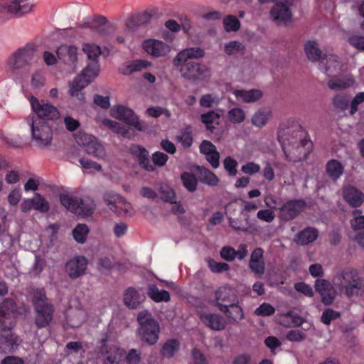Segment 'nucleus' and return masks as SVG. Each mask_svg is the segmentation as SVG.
I'll list each match as a JSON object with an SVG mask.
<instances>
[{
  "mask_svg": "<svg viewBox=\"0 0 364 364\" xmlns=\"http://www.w3.org/2000/svg\"><path fill=\"white\" fill-rule=\"evenodd\" d=\"M82 50L87 58L91 60V63L85 67L80 75L75 77L70 85L69 89L70 95L76 97L80 102H84L85 100V94L82 92V90L87 86L98 75L100 65L97 59L102 53L100 46L90 43L83 44Z\"/></svg>",
  "mask_w": 364,
  "mask_h": 364,
  "instance_id": "f257e3e1",
  "label": "nucleus"
},
{
  "mask_svg": "<svg viewBox=\"0 0 364 364\" xmlns=\"http://www.w3.org/2000/svg\"><path fill=\"white\" fill-rule=\"evenodd\" d=\"M287 134L291 133V139L287 138L289 144H292V146L295 147L298 154L291 156L288 151L284 147V153L287 160L292 162H298L305 159L312 149L313 144L309 139L307 132L302 127L301 124H296L295 126L287 127Z\"/></svg>",
  "mask_w": 364,
  "mask_h": 364,
  "instance_id": "f03ea898",
  "label": "nucleus"
},
{
  "mask_svg": "<svg viewBox=\"0 0 364 364\" xmlns=\"http://www.w3.org/2000/svg\"><path fill=\"white\" fill-rule=\"evenodd\" d=\"M337 285L348 298L364 295V277L356 269L348 267L337 274Z\"/></svg>",
  "mask_w": 364,
  "mask_h": 364,
  "instance_id": "7ed1b4c3",
  "label": "nucleus"
},
{
  "mask_svg": "<svg viewBox=\"0 0 364 364\" xmlns=\"http://www.w3.org/2000/svg\"><path fill=\"white\" fill-rule=\"evenodd\" d=\"M138 336L141 341L149 346L154 345L159 338L160 326L159 322L148 310H143L137 315Z\"/></svg>",
  "mask_w": 364,
  "mask_h": 364,
  "instance_id": "20e7f679",
  "label": "nucleus"
},
{
  "mask_svg": "<svg viewBox=\"0 0 364 364\" xmlns=\"http://www.w3.org/2000/svg\"><path fill=\"white\" fill-rule=\"evenodd\" d=\"M108 341L106 336L100 340L101 354L106 356L108 364H139L141 360V353L136 349H130L128 353L124 355L119 348L107 349L105 347Z\"/></svg>",
  "mask_w": 364,
  "mask_h": 364,
  "instance_id": "39448f33",
  "label": "nucleus"
},
{
  "mask_svg": "<svg viewBox=\"0 0 364 364\" xmlns=\"http://www.w3.org/2000/svg\"><path fill=\"white\" fill-rule=\"evenodd\" d=\"M60 201L70 212L85 216L92 215L96 208L94 200L86 196L78 198L69 194L63 193L60 195Z\"/></svg>",
  "mask_w": 364,
  "mask_h": 364,
  "instance_id": "423d86ee",
  "label": "nucleus"
},
{
  "mask_svg": "<svg viewBox=\"0 0 364 364\" xmlns=\"http://www.w3.org/2000/svg\"><path fill=\"white\" fill-rule=\"evenodd\" d=\"M29 102L36 115H33L30 120L41 123H48V121L56 119L59 117L60 113L58 109L53 105L45 103L41 104L38 98L31 96Z\"/></svg>",
  "mask_w": 364,
  "mask_h": 364,
  "instance_id": "0eeeda50",
  "label": "nucleus"
},
{
  "mask_svg": "<svg viewBox=\"0 0 364 364\" xmlns=\"http://www.w3.org/2000/svg\"><path fill=\"white\" fill-rule=\"evenodd\" d=\"M31 125L32 139L35 145L39 148H46L51 144L53 140V131L48 123H41L27 119Z\"/></svg>",
  "mask_w": 364,
  "mask_h": 364,
  "instance_id": "6e6552de",
  "label": "nucleus"
},
{
  "mask_svg": "<svg viewBox=\"0 0 364 364\" xmlns=\"http://www.w3.org/2000/svg\"><path fill=\"white\" fill-rule=\"evenodd\" d=\"M16 309L15 304L5 300L0 304V331H9L16 325Z\"/></svg>",
  "mask_w": 364,
  "mask_h": 364,
  "instance_id": "1a4fd4ad",
  "label": "nucleus"
},
{
  "mask_svg": "<svg viewBox=\"0 0 364 364\" xmlns=\"http://www.w3.org/2000/svg\"><path fill=\"white\" fill-rule=\"evenodd\" d=\"M12 60L11 65L14 68H22L36 63L38 57L36 55L34 45L27 44L19 48L14 53Z\"/></svg>",
  "mask_w": 364,
  "mask_h": 364,
  "instance_id": "9d476101",
  "label": "nucleus"
},
{
  "mask_svg": "<svg viewBox=\"0 0 364 364\" xmlns=\"http://www.w3.org/2000/svg\"><path fill=\"white\" fill-rule=\"evenodd\" d=\"M111 115L127 124L133 127L138 131H144V127L139 121V117L135 114L134 112L123 105H117L113 107L110 110Z\"/></svg>",
  "mask_w": 364,
  "mask_h": 364,
  "instance_id": "9b49d317",
  "label": "nucleus"
},
{
  "mask_svg": "<svg viewBox=\"0 0 364 364\" xmlns=\"http://www.w3.org/2000/svg\"><path fill=\"white\" fill-rule=\"evenodd\" d=\"M306 207L304 199H292L284 203L279 208V218L283 221H290L296 218Z\"/></svg>",
  "mask_w": 364,
  "mask_h": 364,
  "instance_id": "f8f14e48",
  "label": "nucleus"
},
{
  "mask_svg": "<svg viewBox=\"0 0 364 364\" xmlns=\"http://www.w3.org/2000/svg\"><path fill=\"white\" fill-rule=\"evenodd\" d=\"M35 325L38 328L48 327L53 318L55 307L52 303L33 307Z\"/></svg>",
  "mask_w": 364,
  "mask_h": 364,
  "instance_id": "ddd939ff",
  "label": "nucleus"
},
{
  "mask_svg": "<svg viewBox=\"0 0 364 364\" xmlns=\"http://www.w3.org/2000/svg\"><path fill=\"white\" fill-rule=\"evenodd\" d=\"M180 72L181 75L188 80H196L205 75L208 68L203 64L196 62L181 63Z\"/></svg>",
  "mask_w": 364,
  "mask_h": 364,
  "instance_id": "4468645a",
  "label": "nucleus"
},
{
  "mask_svg": "<svg viewBox=\"0 0 364 364\" xmlns=\"http://www.w3.org/2000/svg\"><path fill=\"white\" fill-rule=\"evenodd\" d=\"M129 152L136 159L139 166L144 170L151 172L155 170L154 166L150 159L147 149L139 144H132L129 148Z\"/></svg>",
  "mask_w": 364,
  "mask_h": 364,
  "instance_id": "2eb2a0df",
  "label": "nucleus"
},
{
  "mask_svg": "<svg viewBox=\"0 0 364 364\" xmlns=\"http://www.w3.org/2000/svg\"><path fill=\"white\" fill-rule=\"evenodd\" d=\"M87 263V259L85 256L75 257L66 262L65 272L70 278H78L85 273Z\"/></svg>",
  "mask_w": 364,
  "mask_h": 364,
  "instance_id": "dca6fc26",
  "label": "nucleus"
},
{
  "mask_svg": "<svg viewBox=\"0 0 364 364\" xmlns=\"http://www.w3.org/2000/svg\"><path fill=\"white\" fill-rule=\"evenodd\" d=\"M199 317L203 323L214 331L224 330L228 324L225 318L219 314L200 313Z\"/></svg>",
  "mask_w": 364,
  "mask_h": 364,
  "instance_id": "f3484780",
  "label": "nucleus"
},
{
  "mask_svg": "<svg viewBox=\"0 0 364 364\" xmlns=\"http://www.w3.org/2000/svg\"><path fill=\"white\" fill-rule=\"evenodd\" d=\"M143 48L149 55L154 57L165 56L171 49L166 43L154 39H148L144 41Z\"/></svg>",
  "mask_w": 364,
  "mask_h": 364,
  "instance_id": "a211bd4d",
  "label": "nucleus"
},
{
  "mask_svg": "<svg viewBox=\"0 0 364 364\" xmlns=\"http://www.w3.org/2000/svg\"><path fill=\"white\" fill-rule=\"evenodd\" d=\"M270 10L271 18L277 23H287L291 21V12L284 1H279Z\"/></svg>",
  "mask_w": 364,
  "mask_h": 364,
  "instance_id": "6ab92c4d",
  "label": "nucleus"
},
{
  "mask_svg": "<svg viewBox=\"0 0 364 364\" xmlns=\"http://www.w3.org/2000/svg\"><path fill=\"white\" fill-rule=\"evenodd\" d=\"M219 310L228 317L230 323H237L244 318L243 310L238 304V300L230 305H220Z\"/></svg>",
  "mask_w": 364,
  "mask_h": 364,
  "instance_id": "aec40b11",
  "label": "nucleus"
},
{
  "mask_svg": "<svg viewBox=\"0 0 364 364\" xmlns=\"http://www.w3.org/2000/svg\"><path fill=\"white\" fill-rule=\"evenodd\" d=\"M249 267L255 274L262 275L264 272L265 263L264 250L261 247L255 248L251 253Z\"/></svg>",
  "mask_w": 364,
  "mask_h": 364,
  "instance_id": "412c9836",
  "label": "nucleus"
},
{
  "mask_svg": "<svg viewBox=\"0 0 364 364\" xmlns=\"http://www.w3.org/2000/svg\"><path fill=\"white\" fill-rule=\"evenodd\" d=\"M318 66L322 72L331 77L339 70L338 58L334 54H325L319 61Z\"/></svg>",
  "mask_w": 364,
  "mask_h": 364,
  "instance_id": "4be33fe9",
  "label": "nucleus"
},
{
  "mask_svg": "<svg viewBox=\"0 0 364 364\" xmlns=\"http://www.w3.org/2000/svg\"><path fill=\"white\" fill-rule=\"evenodd\" d=\"M77 48L75 46L61 45L57 49L58 59L65 64L75 65L77 60Z\"/></svg>",
  "mask_w": 364,
  "mask_h": 364,
  "instance_id": "5701e85b",
  "label": "nucleus"
},
{
  "mask_svg": "<svg viewBox=\"0 0 364 364\" xmlns=\"http://www.w3.org/2000/svg\"><path fill=\"white\" fill-rule=\"evenodd\" d=\"M344 200L352 207L357 208L364 201V194L354 186L344 187L343 191Z\"/></svg>",
  "mask_w": 364,
  "mask_h": 364,
  "instance_id": "b1692460",
  "label": "nucleus"
},
{
  "mask_svg": "<svg viewBox=\"0 0 364 364\" xmlns=\"http://www.w3.org/2000/svg\"><path fill=\"white\" fill-rule=\"evenodd\" d=\"M205 55L203 49L198 47H192L180 51L173 60V65L179 67L181 63L186 62L188 59L200 58Z\"/></svg>",
  "mask_w": 364,
  "mask_h": 364,
  "instance_id": "393cba45",
  "label": "nucleus"
},
{
  "mask_svg": "<svg viewBox=\"0 0 364 364\" xmlns=\"http://www.w3.org/2000/svg\"><path fill=\"white\" fill-rule=\"evenodd\" d=\"M237 300V296L230 287H220L215 291L216 306L218 309L220 305H230Z\"/></svg>",
  "mask_w": 364,
  "mask_h": 364,
  "instance_id": "a878e982",
  "label": "nucleus"
},
{
  "mask_svg": "<svg viewBox=\"0 0 364 364\" xmlns=\"http://www.w3.org/2000/svg\"><path fill=\"white\" fill-rule=\"evenodd\" d=\"M123 301L129 309H136L141 304L142 300L139 291L133 287H129L124 291Z\"/></svg>",
  "mask_w": 364,
  "mask_h": 364,
  "instance_id": "bb28decb",
  "label": "nucleus"
},
{
  "mask_svg": "<svg viewBox=\"0 0 364 364\" xmlns=\"http://www.w3.org/2000/svg\"><path fill=\"white\" fill-rule=\"evenodd\" d=\"M5 332L0 334V352L7 353L14 350L18 344L17 338L11 331Z\"/></svg>",
  "mask_w": 364,
  "mask_h": 364,
  "instance_id": "cd10ccee",
  "label": "nucleus"
},
{
  "mask_svg": "<svg viewBox=\"0 0 364 364\" xmlns=\"http://www.w3.org/2000/svg\"><path fill=\"white\" fill-rule=\"evenodd\" d=\"M318 236V230L315 228L307 227L296 234L295 242L300 245H306L315 241Z\"/></svg>",
  "mask_w": 364,
  "mask_h": 364,
  "instance_id": "c85d7f7f",
  "label": "nucleus"
},
{
  "mask_svg": "<svg viewBox=\"0 0 364 364\" xmlns=\"http://www.w3.org/2000/svg\"><path fill=\"white\" fill-rule=\"evenodd\" d=\"M233 94L237 100H241L246 103L257 102L262 97V92L257 89L250 90H235Z\"/></svg>",
  "mask_w": 364,
  "mask_h": 364,
  "instance_id": "c756f323",
  "label": "nucleus"
},
{
  "mask_svg": "<svg viewBox=\"0 0 364 364\" xmlns=\"http://www.w3.org/2000/svg\"><path fill=\"white\" fill-rule=\"evenodd\" d=\"M326 169L329 178L336 181L343 175L344 166L339 161L331 159L326 164Z\"/></svg>",
  "mask_w": 364,
  "mask_h": 364,
  "instance_id": "7c9ffc66",
  "label": "nucleus"
},
{
  "mask_svg": "<svg viewBox=\"0 0 364 364\" xmlns=\"http://www.w3.org/2000/svg\"><path fill=\"white\" fill-rule=\"evenodd\" d=\"M147 294L155 302H168L170 301L169 292L166 290L160 291L155 284L148 286Z\"/></svg>",
  "mask_w": 364,
  "mask_h": 364,
  "instance_id": "2f4dec72",
  "label": "nucleus"
},
{
  "mask_svg": "<svg viewBox=\"0 0 364 364\" xmlns=\"http://www.w3.org/2000/svg\"><path fill=\"white\" fill-rule=\"evenodd\" d=\"M244 218L241 216L230 218L229 220L230 226L236 231H242L247 232L250 228L249 215L247 214L242 215Z\"/></svg>",
  "mask_w": 364,
  "mask_h": 364,
  "instance_id": "473e14b6",
  "label": "nucleus"
},
{
  "mask_svg": "<svg viewBox=\"0 0 364 364\" xmlns=\"http://www.w3.org/2000/svg\"><path fill=\"white\" fill-rule=\"evenodd\" d=\"M179 348L180 342L177 339H168L161 349V355L166 358H173Z\"/></svg>",
  "mask_w": 364,
  "mask_h": 364,
  "instance_id": "72a5a7b5",
  "label": "nucleus"
},
{
  "mask_svg": "<svg viewBox=\"0 0 364 364\" xmlns=\"http://www.w3.org/2000/svg\"><path fill=\"white\" fill-rule=\"evenodd\" d=\"M200 182L210 186H216L218 184V177L210 170L205 167H198Z\"/></svg>",
  "mask_w": 364,
  "mask_h": 364,
  "instance_id": "f704fd0d",
  "label": "nucleus"
},
{
  "mask_svg": "<svg viewBox=\"0 0 364 364\" xmlns=\"http://www.w3.org/2000/svg\"><path fill=\"white\" fill-rule=\"evenodd\" d=\"M107 23V20L105 16H95L90 22L83 23L82 27L89 28L93 31L102 33L105 31Z\"/></svg>",
  "mask_w": 364,
  "mask_h": 364,
  "instance_id": "c9c22d12",
  "label": "nucleus"
},
{
  "mask_svg": "<svg viewBox=\"0 0 364 364\" xmlns=\"http://www.w3.org/2000/svg\"><path fill=\"white\" fill-rule=\"evenodd\" d=\"M304 50L307 58L311 61H320L323 57L321 55V51L316 41H309L306 42L304 46Z\"/></svg>",
  "mask_w": 364,
  "mask_h": 364,
  "instance_id": "e433bc0d",
  "label": "nucleus"
},
{
  "mask_svg": "<svg viewBox=\"0 0 364 364\" xmlns=\"http://www.w3.org/2000/svg\"><path fill=\"white\" fill-rule=\"evenodd\" d=\"M225 214L228 218H233L237 216L244 215V209H242V203L237 199H234L225 206Z\"/></svg>",
  "mask_w": 364,
  "mask_h": 364,
  "instance_id": "4c0bfd02",
  "label": "nucleus"
},
{
  "mask_svg": "<svg viewBox=\"0 0 364 364\" xmlns=\"http://www.w3.org/2000/svg\"><path fill=\"white\" fill-rule=\"evenodd\" d=\"M86 153L99 159H104L106 156L103 145L95 138L85 148Z\"/></svg>",
  "mask_w": 364,
  "mask_h": 364,
  "instance_id": "58836bf2",
  "label": "nucleus"
},
{
  "mask_svg": "<svg viewBox=\"0 0 364 364\" xmlns=\"http://www.w3.org/2000/svg\"><path fill=\"white\" fill-rule=\"evenodd\" d=\"M90 232L88 226L85 224H77L73 230V236L75 240L80 244L85 242Z\"/></svg>",
  "mask_w": 364,
  "mask_h": 364,
  "instance_id": "ea45409f",
  "label": "nucleus"
},
{
  "mask_svg": "<svg viewBox=\"0 0 364 364\" xmlns=\"http://www.w3.org/2000/svg\"><path fill=\"white\" fill-rule=\"evenodd\" d=\"M131 209V204L120 196L114 206L111 208V210L119 215H123L129 213Z\"/></svg>",
  "mask_w": 364,
  "mask_h": 364,
  "instance_id": "a19ab883",
  "label": "nucleus"
},
{
  "mask_svg": "<svg viewBox=\"0 0 364 364\" xmlns=\"http://www.w3.org/2000/svg\"><path fill=\"white\" fill-rule=\"evenodd\" d=\"M220 117L219 113L214 110L209 111L200 115V121L205 125L208 130L213 132L214 127L213 124Z\"/></svg>",
  "mask_w": 364,
  "mask_h": 364,
  "instance_id": "79ce46f5",
  "label": "nucleus"
},
{
  "mask_svg": "<svg viewBox=\"0 0 364 364\" xmlns=\"http://www.w3.org/2000/svg\"><path fill=\"white\" fill-rule=\"evenodd\" d=\"M184 187L189 192H194L198 186V180L196 176L189 172H184L181 176Z\"/></svg>",
  "mask_w": 364,
  "mask_h": 364,
  "instance_id": "37998d69",
  "label": "nucleus"
},
{
  "mask_svg": "<svg viewBox=\"0 0 364 364\" xmlns=\"http://www.w3.org/2000/svg\"><path fill=\"white\" fill-rule=\"evenodd\" d=\"M104 125L107 127L109 129H110L113 132L120 134L124 137H128L129 136V129H127L124 125L122 124L113 121L111 119H105L103 121Z\"/></svg>",
  "mask_w": 364,
  "mask_h": 364,
  "instance_id": "c03bdc74",
  "label": "nucleus"
},
{
  "mask_svg": "<svg viewBox=\"0 0 364 364\" xmlns=\"http://www.w3.org/2000/svg\"><path fill=\"white\" fill-rule=\"evenodd\" d=\"M178 141L184 148H189L193 144L192 128L190 125L181 129V134L177 136Z\"/></svg>",
  "mask_w": 364,
  "mask_h": 364,
  "instance_id": "a18cd8bd",
  "label": "nucleus"
},
{
  "mask_svg": "<svg viewBox=\"0 0 364 364\" xmlns=\"http://www.w3.org/2000/svg\"><path fill=\"white\" fill-rule=\"evenodd\" d=\"M33 209L43 213L50 210L48 202L38 193H36L33 196Z\"/></svg>",
  "mask_w": 364,
  "mask_h": 364,
  "instance_id": "49530a36",
  "label": "nucleus"
},
{
  "mask_svg": "<svg viewBox=\"0 0 364 364\" xmlns=\"http://www.w3.org/2000/svg\"><path fill=\"white\" fill-rule=\"evenodd\" d=\"M161 200L166 203H173L176 199V193L173 188L168 185H161L159 188Z\"/></svg>",
  "mask_w": 364,
  "mask_h": 364,
  "instance_id": "de8ad7c7",
  "label": "nucleus"
},
{
  "mask_svg": "<svg viewBox=\"0 0 364 364\" xmlns=\"http://www.w3.org/2000/svg\"><path fill=\"white\" fill-rule=\"evenodd\" d=\"M353 83L352 79L333 78L328 81V86L330 89L338 90L350 87Z\"/></svg>",
  "mask_w": 364,
  "mask_h": 364,
  "instance_id": "09e8293b",
  "label": "nucleus"
},
{
  "mask_svg": "<svg viewBox=\"0 0 364 364\" xmlns=\"http://www.w3.org/2000/svg\"><path fill=\"white\" fill-rule=\"evenodd\" d=\"M224 28L227 32L237 31L240 28V21L236 16L228 15L223 18Z\"/></svg>",
  "mask_w": 364,
  "mask_h": 364,
  "instance_id": "8fccbe9b",
  "label": "nucleus"
},
{
  "mask_svg": "<svg viewBox=\"0 0 364 364\" xmlns=\"http://www.w3.org/2000/svg\"><path fill=\"white\" fill-rule=\"evenodd\" d=\"M228 117L230 122L240 124L245 119V112L241 108L235 107L228 111Z\"/></svg>",
  "mask_w": 364,
  "mask_h": 364,
  "instance_id": "3c124183",
  "label": "nucleus"
},
{
  "mask_svg": "<svg viewBox=\"0 0 364 364\" xmlns=\"http://www.w3.org/2000/svg\"><path fill=\"white\" fill-rule=\"evenodd\" d=\"M51 303L47 298L46 291L43 288H38L33 291V307L38 305H45Z\"/></svg>",
  "mask_w": 364,
  "mask_h": 364,
  "instance_id": "603ef678",
  "label": "nucleus"
},
{
  "mask_svg": "<svg viewBox=\"0 0 364 364\" xmlns=\"http://www.w3.org/2000/svg\"><path fill=\"white\" fill-rule=\"evenodd\" d=\"M350 97L347 95L338 94L333 100L334 107L340 111H345L349 107Z\"/></svg>",
  "mask_w": 364,
  "mask_h": 364,
  "instance_id": "864d4df0",
  "label": "nucleus"
},
{
  "mask_svg": "<svg viewBox=\"0 0 364 364\" xmlns=\"http://www.w3.org/2000/svg\"><path fill=\"white\" fill-rule=\"evenodd\" d=\"M151 65V63L145 60H133L127 66L126 73L131 74L134 72L141 71L142 69L146 68Z\"/></svg>",
  "mask_w": 364,
  "mask_h": 364,
  "instance_id": "5fc2aeb1",
  "label": "nucleus"
},
{
  "mask_svg": "<svg viewBox=\"0 0 364 364\" xmlns=\"http://www.w3.org/2000/svg\"><path fill=\"white\" fill-rule=\"evenodd\" d=\"M341 317V313L331 308L325 309L321 315V321L325 325H329L331 321Z\"/></svg>",
  "mask_w": 364,
  "mask_h": 364,
  "instance_id": "6e6d98bb",
  "label": "nucleus"
},
{
  "mask_svg": "<svg viewBox=\"0 0 364 364\" xmlns=\"http://www.w3.org/2000/svg\"><path fill=\"white\" fill-rule=\"evenodd\" d=\"M237 161L231 156H227L223 161L224 168L230 176L234 177L237 174Z\"/></svg>",
  "mask_w": 364,
  "mask_h": 364,
  "instance_id": "4d7b16f0",
  "label": "nucleus"
},
{
  "mask_svg": "<svg viewBox=\"0 0 364 364\" xmlns=\"http://www.w3.org/2000/svg\"><path fill=\"white\" fill-rule=\"evenodd\" d=\"M269 115V112L259 110L252 116V123L256 127H262L266 124Z\"/></svg>",
  "mask_w": 364,
  "mask_h": 364,
  "instance_id": "13d9d810",
  "label": "nucleus"
},
{
  "mask_svg": "<svg viewBox=\"0 0 364 364\" xmlns=\"http://www.w3.org/2000/svg\"><path fill=\"white\" fill-rule=\"evenodd\" d=\"M206 261L208 267L213 272L221 273L230 269L229 264L225 262H218L212 258H208Z\"/></svg>",
  "mask_w": 364,
  "mask_h": 364,
  "instance_id": "bf43d9fd",
  "label": "nucleus"
},
{
  "mask_svg": "<svg viewBox=\"0 0 364 364\" xmlns=\"http://www.w3.org/2000/svg\"><path fill=\"white\" fill-rule=\"evenodd\" d=\"M361 211L355 210L353 211L355 218L350 220V225L353 230H358L364 229V215H360Z\"/></svg>",
  "mask_w": 364,
  "mask_h": 364,
  "instance_id": "052dcab7",
  "label": "nucleus"
},
{
  "mask_svg": "<svg viewBox=\"0 0 364 364\" xmlns=\"http://www.w3.org/2000/svg\"><path fill=\"white\" fill-rule=\"evenodd\" d=\"M95 139V137L92 135L85 132H79L75 136V139L77 144L81 146H83L84 148L87 146V145L90 144Z\"/></svg>",
  "mask_w": 364,
  "mask_h": 364,
  "instance_id": "680f3d73",
  "label": "nucleus"
},
{
  "mask_svg": "<svg viewBox=\"0 0 364 364\" xmlns=\"http://www.w3.org/2000/svg\"><path fill=\"white\" fill-rule=\"evenodd\" d=\"M275 312V309L273 306L268 303L262 304L258 308L256 309L255 313L257 316H271Z\"/></svg>",
  "mask_w": 364,
  "mask_h": 364,
  "instance_id": "e2e57ef3",
  "label": "nucleus"
},
{
  "mask_svg": "<svg viewBox=\"0 0 364 364\" xmlns=\"http://www.w3.org/2000/svg\"><path fill=\"white\" fill-rule=\"evenodd\" d=\"M287 339L293 342H301L306 338V334L301 330H291L287 333Z\"/></svg>",
  "mask_w": 364,
  "mask_h": 364,
  "instance_id": "0e129e2a",
  "label": "nucleus"
},
{
  "mask_svg": "<svg viewBox=\"0 0 364 364\" xmlns=\"http://www.w3.org/2000/svg\"><path fill=\"white\" fill-rule=\"evenodd\" d=\"M168 159V155L161 151H156L152 155L153 164L159 167L164 166L166 164Z\"/></svg>",
  "mask_w": 364,
  "mask_h": 364,
  "instance_id": "69168bd1",
  "label": "nucleus"
},
{
  "mask_svg": "<svg viewBox=\"0 0 364 364\" xmlns=\"http://www.w3.org/2000/svg\"><path fill=\"white\" fill-rule=\"evenodd\" d=\"M260 169V166L255 162H247L241 167V171L248 175H254L259 173Z\"/></svg>",
  "mask_w": 364,
  "mask_h": 364,
  "instance_id": "338daca9",
  "label": "nucleus"
},
{
  "mask_svg": "<svg viewBox=\"0 0 364 364\" xmlns=\"http://www.w3.org/2000/svg\"><path fill=\"white\" fill-rule=\"evenodd\" d=\"M193 364H208L205 355L197 348L192 350Z\"/></svg>",
  "mask_w": 364,
  "mask_h": 364,
  "instance_id": "774afa93",
  "label": "nucleus"
}]
</instances>
